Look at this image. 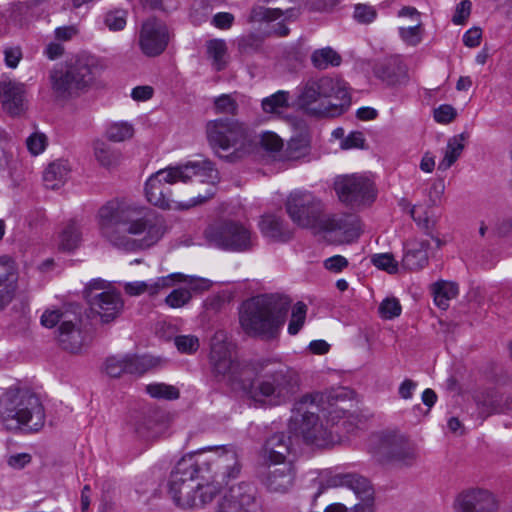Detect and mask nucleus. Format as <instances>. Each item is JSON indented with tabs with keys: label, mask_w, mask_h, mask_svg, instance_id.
I'll return each instance as SVG.
<instances>
[{
	"label": "nucleus",
	"mask_w": 512,
	"mask_h": 512,
	"mask_svg": "<svg viewBox=\"0 0 512 512\" xmlns=\"http://www.w3.org/2000/svg\"><path fill=\"white\" fill-rule=\"evenodd\" d=\"M377 12L373 6L357 4L354 8V18L362 24H369L375 20Z\"/></svg>",
	"instance_id": "obj_57"
},
{
	"label": "nucleus",
	"mask_w": 512,
	"mask_h": 512,
	"mask_svg": "<svg viewBox=\"0 0 512 512\" xmlns=\"http://www.w3.org/2000/svg\"><path fill=\"white\" fill-rule=\"evenodd\" d=\"M66 64L82 92L88 89L105 69L102 59L87 52L78 53Z\"/></svg>",
	"instance_id": "obj_16"
},
{
	"label": "nucleus",
	"mask_w": 512,
	"mask_h": 512,
	"mask_svg": "<svg viewBox=\"0 0 512 512\" xmlns=\"http://www.w3.org/2000/svg\"><path fill=\"white\" fill-rule=\"evenodd\" d=\"M206 462L196 461L194 456L181 458L171 471L168 493L174 504L181 509L201 508L217 496V485L210 484L211 477L201 472Z\"/></svg>",
	"instance_id": "obj_5"
},
{
	"label": "nucleus",
	"mask_w": 512,
	"mask_h": 512,
	"mask_svg": "<svg viewBox=\"0 0 512 512\" xmlns=\"http://www.w3.org/2000/svg\"><path fill=\"white\" fill-rule=\"evenodd\" d=\"M127 23V11L115 9L108 11L104 16V24L110 31H121Z\"/></svg>",
	"instance_id": "obj_49"
},
{
	"label": "nucleus",
	"mask_w": 512,
	"mask_h": 512,
	"mask_svg": "<svg viewBox=\"0 0 512 512\" xmlns=\"http://www.w3.org/2000/svg\"><path fill=\"white\" fill-rule=\"evenodd\" d=\"M310 142L305 136L293 137L287 143L285 153V159L287 160H299L309 154Z\"/></svg>",
	"instance_id": "obj_40"
},
{
	"label": "nucleus",
	"mask_w": 512,
	"mask_h": 512,
	"mask_svg": "<svg viewBox=\"0 0 512 512\" xmlns=\"http://www.w3.org/2000/svg\"><path fill=\"white\" fill-rule=\"evenodd\" d=\"M134 127L127 121L110 123L106 128V137L113 142H122L132 138Z\"/></svg>",
	"instance_id": "obj_43"
},
{
	"label": "nucleus",
	"mask_w": 512,
	"mask_h": 512,
	"mask_svg": "<svg viewBox=\"0 0 512 512\" xmlns=\"http://www.w3.org/2000/svg\"><path fill=\"white\" fill-rule=\"evenodd\" d=\"M312 65L319 70H325L328 67H337L341 64V56L331 47H324L315 50L311 55Z\"/></svg>",
	"instance_id": "obj_38"
},
{
	"label": "nucleus",
	"mask_w": 512,
	"mask_h": 512,
	"mask_svg": "<svg viewBox=\"0 0 512 512\" xmlns=\"http://www.w3.org/2000/svg\"><path fill=\"white\" fill-rule=\"evenodd\" d=\"M259 229L264 238L270 242L285 243L292 239L293 229L280 216L266 214L259 222Z\"/></svg>",
	"instance_id": "obj_26"
},
{
	"label": "nucleus",
	"mask_w": 512,
	"mask_h": 512,
	"mask_svg": "<svg viewBox=\"0 0 512 512\" xmlns=\"http://www.w3.org/2000/svg\"><path fill=\"white\" fill-rule=\"evenodd\" d=\"M0 420L7 430L25 426L31 431H38L44 424L45 412L34 392L12 386L0 396Z\"/></svg>",
	"instance_id": "obj_8"
},
{
	"label": "nucleus",
	"mask_w": 512,
	"mask_h": 512,
	"mask_svg": "<svg viewBox=\"0 0 512 512\" xmlns=\"http://www.w3.org/2000/svg\"><path fill=\"white\" fill-rule=\"evenodd\" d=\"M68 319L60 310H46L41 316V324L47 328H53L56 324Z\"/></svg>",
	"instance_id": "obj_62"
},
{
	"label": "nucleus",
	"mask_w": 512,
	"mask_h": 512,
	"mask_svg": "<svg viewBox=\"0 0 512 512\" xmlns=\"http://www.w3.org/2000/svg\"><path fill=\"white\" fill-rule=\"evenodd\" d=\"M327 487H347L351 489L362 503L354 506L353 512H373V488L369 480L356 473H337L327 479ZM325 512H347V508L340 503L329 505Z\"/></svg>",
	"instance_id": "obj_13"
},
{
	"label": "nucleus",
	"mask_w": 512,
	"mask_h": 512,
	"mask_svg": "<svg viewBox=\"0 0 512 512\" xmlns=\"http://www.w3.org/2000/svg\"><path fill=\"white\" fill-rule=\"evenodd\" d=\"M472 9L470 0H462L455 9L452 22L455 25H463L469 18Z\"/></svg>",
	"instance_id": "obj_59"
},
{
	"label": "nucleus",
	"mask_w": 512,
	"mask_h": 512,
	"mask_svg": "<svg viewBox=\"0 0 512 512\" xmlns=\"http://www.w3.org/2000/svg\"><path fill=\"white\" fill-rule=\"evenodd\" d=\"M191 298L192 295L188 289L177 288L165 298V303L171 308H180L186 305Z\"/></svg>",
	"instance_id": "obj_51"
},
{
	"label": "nucleus",
	"mask_w": 512,
	"mask_h": 512,
	"mask_svg": "<svg viewBox=\"0 0 512 512\" xmlns=\"http://www.w3.org/2000/svg\"><path fill=\"white\" fill-rule=\"evenodd\" d=\"M374 74L387 85H404L408 82V69L399 56H391L374 66Z\"/></svg>",
	"instance_id": "obj_23"
},
{
	"label": "nucleus",
	"mask_w": 512,
	"mask_h": 512,
	"mask_svg": "<svg viewBox=\"0 0 512 512\" xmlns=\"http://www.w3.org/2000/svg\"><path fill=\"white\" fill-rule=\"evenodd\" d=\"M124 357L127 374L140 376L158 364L157 359L149 355H125Z\"/></svg>",
	"instance_id": "obj_37"
},
{
	"label": "nucleus",
	"mask_w": 512,
	"mask_h": 512,
	"mask_svg": "<svg viewBox=\"0 0 512 512\" xmlns=\"http://www.w3.org/2000/svg\"><path fill=\"white\" fill-rule=\"evenodd\" d=\"M175 345L181 353L192 354L199 348V340L193 335H180L175 337Z\"/></svg>",
	"instance_id": "obj_56"
},
{
	"label": "nucleus",
	"mask_w": 512,
	"mask_h": 512,
	"mask_svg": "<svg viewBox=\"0 0 512 512\" xmlns=\"http://www.w3.org/2000/svg\"><path fill=\"white\" fill-rule=\"evenodd\" d=\"M49 82L53 94L60 99H68L82 92L67 65L52 69L49 72Z\"/></svg>",
	"instance_id": "obj_24"
},
{
	"label": "nucleus",
	"mask_w": 512,
	"mask_h": 512,
	"mask_svg": "<svg viewBox=\"0 0 512 512\" xmlns=\"http://www.w3.org/2000/svg\"><path fill=\"white\" fill-rule=\"evenodd\" d=\"M402 307L397 298H386L379 306V313L384 319H393L401 314Z\"/></svg>",
	"instance_id": "obj_52"
},
{
	"label": "nucleus",
	"mask_w": 512,
	"mask_h": 512,
	"mask_svg": "<svg viewBox=\"0 0 512 512\" xmlns=\"http://www.w3.org/2000/svg\"><path fill=\"white\" fill-rule=\"evenodd\" d=\"M290 447V438L284 433H276L265 441L260 455L267 464L277 465L279 462H287Z\"/></svg>",
	"instance_id": "obj_29"
},
{
	"label": "nucleus",
	"mask_w": 512,
	"mask_h": 512,
	"mask_svg": "<svg viewBox=\"0 0 512 512\" xmlns=\"http://www.w3.org/2000/svg\"><path fill=\"white\" fill-rule=\"evenodd\" d=\"M371 262L374 266L388 272L389 274H394L398 271V263L392 254H375L371 257Z\"/></svg>",
	"instance_id": "obj_50"
},
{
	"label": "nucleus",
	"mask_w": 512,
	"mask_h": 512,
	"mask_svg": "<svg viewBox=\"0 0 512 512\" xmlns=\"http://www.w3.org/2000/svg\"><path fill=\"white\" fill-rule=\"evenodd\" d=\"M466 139L467 136L461 133L448 140L444 156L438 164L439 170L446 171L458 160L465 148Z\"/></svg>",
	"instance_id": "obj_33"
},
{
	"label": "nucleus",
	"mask_w": 512,
	"mask_h": 512,
	"mask_svg": "<svg viewBox=\"0 0 512 512\" xmlns=\"http://www.w3.org/2000/svg\"><path fill=\"white\" fill-rule=\"evenodd\" d=\"M335 191L339 199L349 205H360L373 201L372 181L362 175H348L335 181Z\"/></svg>",
	"instance_id": "obj_14"
},
{
	"label": "nucleus",
	"mask_w": 512,
	"mask_h": 512,
	"mask_svg": "<svg viewBox=\"0 0 512 512\" xmlns=\"http://www.w3.org/2000/svg\"><path fill=\"white\" fill-rule=\"evenodd\" d=\"M348 392L344 388L327 392H314L302 396L295 404V415L290 430L301 436L307 444L325 446L332 441V425L344 417L347 409L341 405Z\"/></svg>",
	"instance_id": "obj_3"
},
{
	"label": "nucleus",
	"mask_w": 512,
	"mask_h": 512,
	"mask_svg": "<svg viewBox=\"0 0 512 512\" xmlns=\"http://www.w3.org/2000/svg\"><path fill=\"white\" fill-rule=\"evenodd\" d=\"M104 370L110 377H120L126 373L125 357L111 356L106 359Z\"/></svg>",
	"instance_id": "obj_54"
},
{
	"label": "nucleus",
	"mask_w": 512,
	"mask_h": 512,
	"mask_svg": "<svg viewBox=\"0 0 512 512\" xmlns=\"http://www.w3.org/2000/svg\"><path fill=\"white\" fill-rule=\"evenodd\" d=\"M210 364L219 381L243 392L255 406H278L299 387L300 378L295 370L286 366L270 369L268 362L262 363L252 378V368L232 358L231 344L224 331H217L211 339Z\"/></svg>",
	"instance_id": "obj_1"
},
{
	"label": "nucleus",
	"mask_w": 512,
	"mask_h": 512,
	"mask_svg": "<svg viewBox=\"0 0 512 512\" xmlns=\"http://www.w3.org/2000/svg\"><path fill=\"white\" fill-rule=\"evenodd\" d=\"M452 509L453 512H500L501 501L489 490L471 488L457 494Z\"/></svg>",
	"instance_id": "obj_15"
},
{
	"label": "nucleus",
	"mask_w": 512,
	"mask_h": 512,
	"mask_svg": "<svg viewBox=\"0 0 512 512\" xmlns=\"http://www.w3.org/2000/svg\"><path fill=\"white\" fill-rule=\"evenodd\" d=\"M297 15L298 11L295 8H286L283 10L281 8H266L260 6L252 10L251 19L253 21L272 22L280 18L288 20L297 17Z\"/></svg>",
	"instance_id": "obj_36"
},
{
	"label": "nucleus",
	"mask_w": 512,
	"mask_h": 512,
	"mask_svg": "<svg viewBox=\"0 0 512 512\" xmlns=\"http://www.w3.org/2000/svg\"><path fill=\"white\" fill-rule=\"evenodd\" d=\"M289 92L279 90L262 100V108L266 113L280 114L289 107Z\"/></svg>",
	"instance_id": "obj_39"
},
{
	"label": "nucleus",
	"mask_w": 512,
	"mask_h": 512,
	"mask_svg": "<svg viewBox=\"0 0 512 512\" xmlns=\"http://www.w3.org/2000/svg\"><path fill=\"white\" fill-rule=\"evenodd\" d=\"M145 390L151 397L157 399L176 400L180 395L179 390L175 386L165 383L149 384Z\"/></svg>",
	"instance_id": "obj_46"
},
{
	"label": "nucleus",
	"mask_w": 512,
	"mask_h": 512,
	"mask_svg": "<svg viewBox=\"0 0 512 512\" xmlns=\"http://www.w3.org/2000/svg\"><path fill=\"white\" fill-rule=\"evenodd\" d=\"M18 288V273L11 264H0V311L15 297Z\"/></svg>",
	"instance_id": "obj_30"
},
{
	"label": "nucleus",
	"mask_w": 512,
	"mask_h": 512,
	"mask_svg": "<svg viewBox=\"0 0 512 512\" xmlns=\"http://www.w3.org/2000/svg\"><path fill=\"white\" fill-rule=\"evenodd\" d=\"M234 15L229 12L216 13L212 18V24L222 30L231 28L234 23Z\"/></svg>",
	"instance_id": "obj_64"
},
{
	"label": "nucleus",
	"mask_w": 512,
	"mask_h": 512,
	"mask_svg": "<svg viewBox=\"0 0 512 512\" xmlns=\"http://www.w3.org/2000/svg\"><path fill=\"white\" fill-rule=\"evenodd\" d=\"M204 237L210 246L230 252H249L257 244V236L250 226L231 219L209 224Z\"/></svg>",
	"instance_id": "obj_11"
},
{
	"label": "nucleus",
	"mask_w": 512,
	"mask_h": 512,
	"mask_svg": "<svg viewBox=\"0 0 512 512\" xmlns=\"http://www.w3.org/2000/svg\"><path fill=\"white\" fill-rule=\"evenodd\" d=\"M399 35L407 45L417 46L422 41L421 23L418 22L416 25L408 28H399Z\"/></svg>",
	"instance_id": "obj_55"
},
{
	"label": "nucleus",
	"mask_w": 512,
	"mask_h": 512,
	"mask_svg": "<svg viewBox=\"0 0 512 512\" xmlns=\"http://www.w3.org/2000/svg\"><path fill=\"white\" fill-rule=\"evenodd\" d=\"M175 281L187 283L192 290H206L209 288V281L204 278L187 276L182 273H172L148 281L147 293L151 296L157 295L162 289L170 287Z\"/></svg>",
	"instance_id": "obj_28"
},
{
	"label": "nucleus",
	"mask_w": 512,
	"mask_h": 512,
	"mask_svg": "<svg viewBox=\"0 0 512 512\" xmlns=\"http://www.w3.org/2000/svg\"><path fill=\"white\" fill-rule=\"evenodd\" d=\"M97 219L101 236L114 248L125 252L148 249L167 231L162 216L126 200L108 201L98 210Z\"/></svg>",
	"instance_id": "obj_2"
},
{
	"label": "nucleus",
	"mask_w": 512,
	"mask_h": 512,
	"mask_svg": "<svg viewBox=\"0 0 512 512\" xmlns=\"http://www.w3.org/2000/svg\"><path fill=\"white\" fill-rule=\"evenodd\" d=\"M348 266V260L341 255H334L324 261V267L334 273L342 272Z\"/></svg>",
	"instance_id": "obj_63"
},
{
	"label": "nucleus",
	"mask_w": 512,
	"mask_h": 512,
	"mask_svg": "<svg viewBox=\"0 0 512 512\" xmlns=\"http://www.w3.org/2000/svg\"><path fill=\"white\" fill-rule=\"evenodd\" d=\"M417 459V450L414 444L407 440L406 444L403 446L400 454L396 458V462H399L403 465H412Z\"/></svg>",
	"instance_id": "obj_61"
},
{
	"label": "nucleus",
	"mask_w": 512,
	"mask_h": 512,
	"mask_svg": "<svg viewBox=\"0 0 512 512\" xmlns=\"http://www.w3.org/2000/svg\"><path fill=\"white\" fill-rule=\"evenodd\" d=\"M295 470L292 462L269 464L268 471L263 477V483L271 492L285 493L294 483Z\"/></svg>",
	"instance_id": "obj_21"
},
{
	"label": "nucleus",
	"mask_w": 512,
	"mask_h": 512,
	"mask_svg": "<svg viewBox=\"0 0 512 512\" xmlns=\"http://www.w3.org/2000/svg\"><path fill=\"white\" fill-rule=\"evenodd\" d=\"M70 172L66 161L57 160L48 165L43 174V181L47 188L58 189L68 178Z\"/></svg>",
	"instance_id": "obj_32"
},
{
	"label": "nucleus",
	"mask_w": 512,
	"mask_h": 512,
	"mask_svg": "<svg viewBox=\"0 0 512 512\" xmlns=\"http://www.w3.org/2000/svg\"><path fill=\"white\" fill-rule=\"evenodd\" d=\"M26 144L29 152L36 156L45 150L47 145V138L42 133H33L28 137Z\"/></svg>",
	"instance_id": "obj_58"
},
{
	"label": "nucleus",
	"mask_w": 512,
	"mask_h": 512,
	"mask_svg": "<svg viewBox=\"0 0 512 512\" xmlns=\"http://www.w3.org/2000/svg\"><path fill=\"white\" fill-rule=\"evenodd\" d=\"M206 138L214 153L229 162L241 159L250 151V138L244 123L234 118L210 120L205 126Z\"/></svg>",
	"instance_id": "obj_9"
},
{
	"label": "nucleus",
	"mask_w": 512,
	"mask_h": 512,
	"mask_svg": "<svg viewBox=\"0 0 512 512\" xmlns=\"http://www.w3.org/2000/svg\"><path fill=\"white\" fill-rule=\"evenodd\" d=\"M237 97L238 93L236 92L216 97L213 101L215 113L236 116L239 109Z\"/></svg>",
	"instance_id": "obj_42"
},
{
	"label": "nucleus",
	"mask_w": 512,
	"mask_h": 512,
	"mask_svg": "<svg viewBox=\"0 0 512 512\" xmlns=\"http://www.w3.org/2000/svg\"><path fill=\"white\" fill-rule=\"evenodd\" d=\"M307 306L303 302H297L291 314V319L288 324V333L296 335L302 328L306 319Z\"/></svg>",
	"instance_id": "obj_48"
},
{
	"label": "nucleus",
	"mask_w": 512,
	"mask_h": 512,
	"mask_svg": "<svg viewBox=\"0 0 512 512\" xmlns=\"http://www.w3.org/2000/svg\"><path fill=\"white\" fill-rule=\"evenodd\" d=\"M262 43L261 36L250 33L237 39V49L241 55L248 56L257 53L261 49Z\"/></svg>",
	"instance_id": "obj_45"
},
{
	"label": "nucleus",
	"mask_w": 512,
	"mask_h": 512,
	"mask_svg": "<svg viewBox=\"0 0 512 512\" xmlns=\"http://www.w3.org/2000/svg\"><path fill=\"white\" fill-rule=\"evenodd\" d=\"M58 342L60 346L71 353H79L87 344V334L81 328V321L64 319L58 329Z\"/></svg>",
	"instance_id": "obj_22"
},
{
	"label": "nucleus",
	"mask_w": 512,
	"mask_h": 512,
	"mask_svg": "<svg viewBox=\"0 0 512 512\" xmlns=\"http://www.w3.org/2000/svg\"><path fill=\"white\" fill-rule=\"evenodd\" d=\"M0 101L7 113L12 116L20 115L26 109L25 85L8 78L0 80Z\"/></svg>",
	"instance_id": "obj_20"
},
{
	"label": "nucleus",
	"mask_w": 512,
	"mask_h": 512,
	"mask_svg": "<svg viewBox=\"0 0 512 512\" xmlns=\"http://www.w3.org/2000/svg\"><path fill=\"white\" fill-rule=\"evenodd\" d=\"M81 241V232L76 222H70L60 235V248L71 251L76 249Z\"/></svg>",
	"instance_id": "obj_44"
},
{
	"label": "nucleus",
	"mask_w": 512,
	"mask_h": 512,
	"mask_svg": "<svg viewBox=\"0 0 512 512\" xmlns=\"http://www.w3.org/2000/svg\"><path fill=\"white\" fill-rule=\"evenodd\" d=\"M286 211L291 220L300 227H324L334 231L341 229V219L323 220L324 204L317 196L307 190H295L289 194L285 203Z\"/></svg>",
	"instance_id": "obj_10"
},
{
	"label": "nucleus",
	"mask_w": 512,
	"mask_h": 512,
	"mask_svg": "<svg viewBox=\"0 0 512 512\" xmlns=\"http://www.w3.org/2000/svg\"><path fill=\"white\" fill-rule=\"evenodd\" d=\"M193 177L210 185L206 194H198L190 206L201 204L215 194L213 184L218 180V171L210 160L189 161L183 165L169 166L157 171L145 183L146 199L154 206L168 209L173 202L170 185L179 181L186 183Z\"/></svg>",
	"instance_id": "obj_4"
},
{
	"label": "nucleus",
	"mask_w": 512,
	"mask_h": 512,
	"mask_svg": "<svg viewBox=\"0 0 512 512\" xmlns=\"http://www.w3.org/2000/svg\"><path fill=\"white\" fill-rule=\"evenodd\" d=\"M192 456L198 462H206L204 465L206 469L201 468V472L211 477L208 479L210 484L217 485V494L224 483L237 478L240 474L241 465L238 454L232 446H209Z\"/></svg>",
	"instance_id": "obj_12"
},
{
	"label": "nucleus",
	"mask_w": 512,
	"mask_h": 512,
	"mask_svg": "<svg viewBox=\"0 0 512 512\" xmlns=\"http://www.w3.org/2000/svg\"><path fill=\"white\" fill-rule=\"evenodd\" d=\"M260 145L269 153H279L283 148V141L276 133L267 131L262 133Z\"/></svg>",
	"instance_id": "obj_53"
},
{
	"label": "nucleus",
	"mask_w": 512,
	"mask_h": 512,
	"mask_svg": "<svg viewBox=\"0 0 512 512\" xmlns=\"http://www.w3.org/2000/svg\"><path fill=\"white\" fill-rule=\"evenodd\" d=\"M142 52L147 56L161 54L168 44V30L161 21L150 18L142 24L139 36Z\"/></svg>",
	"instance_id": "obj_17"
},
{
	"label": "nucleus",
	"mask_w": 512,
	"mask_h": 512,
	"mask_svg": "<svg viewBox=\"0 0 512 512\" xmlns=\"http://www.w3.org/2000/svg\"><path fill=\"white\" fill-rule=\"evenodd\" d=\"M457 112L454 107L448 104L440 105L434 110V119L441 124H447L454 120Z\"/></svg>",
	"instance_id": "obj_60"
},
{
	"label": "nucleus",
	"mask_w": 512,
	"mask_h": 512,
	"mask_svg": "<svg viewBox=\"0 0 512 512\" xmlns=\"http://www.w3.org/2000/svg\"><path fill=\"white\" fill-rule=\"evenodd\" d=\"M430 243L427 240H410L404 246L402 267L410 271H419L428 265V250Z\"/></svg>",
	"instance_id": "obj_27"
},
{
	"label": "nucleus",
	"mask_w": 512,
	"mask_h": 512,
	"mask_svg": "<svg viewBox=\"0 0 512 512\" xmlns=\"http://www.w3.org/2000/svg\"><path fill=\"white\" fill-rule=\"evenodd\" d=\"M291 301L280 294H263L242 304L240 325L246 334L274 338L285 323Z\"/></svg>",
	"instance_id": "obj_6"
},
{
	"label": "nucleus",
	"mask_w": 512,
	"mask_h": 512,
	"mask_svg": "<svg viewBox=\"0 0 512 512\" xmlns=\"http://www.w3.org/2000/svg\"><path fill=\"white\" fill-rule=\"evenodd\" d=\"M253 488L246 483L232 487L218 505L216 512H255Z\"/></svg>",
	"instance_id": "obj_19"
},
{
	"label": "nucleus",
	"mask_w": 512,
	"mask_h": 512,
	"mask_svg": "<svg viewBox=\"0 0 512 512\" xmlns=\"http://www.w3.org/2000/svg\"><path fill=\"white\" fill-rule=\"evenodd\" d=\"M87 302L91 312L99 316L103 323H109L116 319L124 306L120 293L115 290L88 293Z\"/></svg>",
	"instance_id": "obj_18"
},
{
	"label": "nucleus",
	"mask_w": 512,
	"mask_h": 512,
	"mask_svg": "<svg viewBox=\"0 0 512 512\" xmlns=\"http://www.w3.org/2000/svg\"><path fill=\"white\" fill-rule=\"evenodd\" d=\"M411 216L417 225L426 232V234L432 236L436 219L432 217L427 210L422 207L414 206L411 209Z\"/></svg>",
	"instance_id": "obj_47"
},
{
	"label": "nucleus",
	"mask_w": 512,
	"mask_h": 512,
	"mask_svg": "<svg viewBox=\"0 0 512 512\" xmlns=\"http://www.w3.org/2000/svg\"><path fill=\"white\" fill-rule=\"evenodd\" d=\"M207 56L212 68L217 71L226 69L229 63L227 43L223 39H211L206 43Z\"/></svg>",
	"instance_id": "obj_31"
},
{
	"label": "nucleus",
	"mask_w": 512,
	"mask_h": 512,
	"mask_svg": "<svg viewBox=\"0 0 512 512\" xmlns=\"http://www.w3.org/2000/svg\"><path fill=\"white\" fill-rule=\"evenodd\" d=\"M93 151L97 162L105 168L115 167L121 161V153L102 140L93 143Z\"/></svg>",
	"instance_id": "obj_34"
},
{
	"label": "nucleus",
	"mask_w": 512,
	"mask_h": 512,
	"mask_svg": "<svg viewBox=\"0 0 512 512\" xmlns=\"http://www.w3.org/2000/svg\"><path fill=\"white\" fill-rule=\"evenodd\" d=\"M478 409L484 418L491 414L506 413L512 410V396L490 399L480 404Z\"/></svg>",
	"instance_id": "obj_41"
},
{
	"label": "nucleus",
	"mask_w": 512,
	"mask_h": 512,
	"mask_svg": "<svg viewBox=\"0 0 512 512\" xmlns=\"http://www.w3.org/2000/svg\"><path fill=\"white\" fill-rule=\"evenodd\" d=\"M350 102L346 82L331 76L309 78L302 84L297 97L299 108L314 117L341 114Z\"/></svg>",
	"instance_id": "obj_7"
},
{
	"label": "nucleus",
	"mask_w": 512,
	"mask_h": 512,
	"mask_svg": "<svg viewBox=\"0 0 512 512\" xmlns=\"http://www.w3.org/2000/svg\"><path fill=\"white\" fill-rule=\"evenodd\" d=\"M458 285L449 281H438L432 285V293L434 296L435 304L446 310L449 307L450 300L458 295Z\"/></svg>",
	"instance_id": "obj_35"
},
{
	"label": "nucleus",
	"mask_w": 512,
	"mask_h": 512,
	"mask_svg": "<svg viewBox=\"0 0 512 512\" xmlns=\"http://www.w3.org/2000/svg\"><path fill=\"white\" fill-rule=\"evenodd\" d=\"M373 454L378 457L380 461H395L400 454L403 446L406 444L407 439L398 433H387L383 435L373 436L371 439Z\"/></svg>",
	"instance_id": "obj_25"
}]
</instances>
